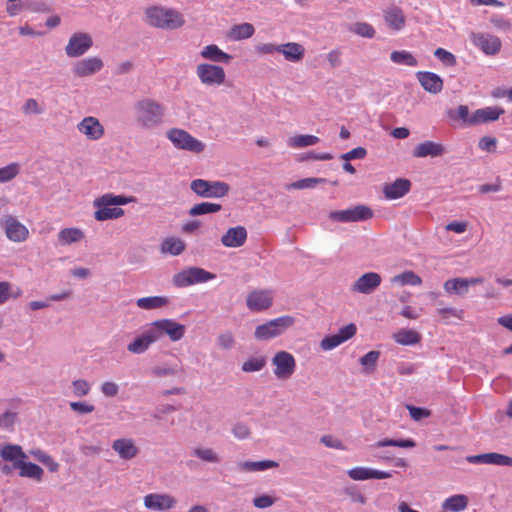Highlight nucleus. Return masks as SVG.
I'll return each mask as SVG.
<instances>
[{
  "mask_svg": "<svg viewBox=\"0 0 512 512\" xmlns=\"http://www.w3.org/2000/svg\"><path fill=\"white\" fill-rule=\"evenodd\" d=\"M446 152L441 143L433 141H424L419 143L413 150V156L416 158L439 157Z\"/></svg>",
  "mask_w": 512,
  "mask_h": 512,
  "instance_id": "nucleus-23",
  "label": "nucleus"
},
{
  "mask_svg": "<svg viewBox=\"0 0 512 512\" xmlns=\"http://www.w3.org/2000/svg\"><path fill=\"white\" fill-rule=\"evenodd\" d=\"M352 480L364 481L368 479H387L392 477V472L379 471L368 467H355L347 471Z\"/></svg>",
  "mask_w": 512,
  "mask_h": 512,
  "instance_id": "nucleus-22",
  "label": "nucleus"
},
{
  "mask_svg": "<svg viewBox=\"0 0 512 512\" xmlns=\"http://www.w3.org/2000/svg\"><path fill=\"white\" fill-rule=\"evenodd\" d=\"M434 56L446 66L452 67L457 64L456 57L443 48H437L434 51Z\"/></svg>",
  "mask_w": 512,
  "mask_h": 512,
  "instance_id": "nucleus-54",
  "label": "nucleus"
},
{
  "mask_svg": "<svg viewBox=\"0 0 512 512\" xmlns=\"http://www.w3.org/2000/svg\"><path fill=\"white\" fill-rule=\"evenodd\" d=\"M320 442L324 444L326 447L337 449V450H345L346 446L343 442L332 435H323L320 438Z\"/></svg>",
  "mask_w": 512,
  "mask_h": 512,
  "instance_id": "nucleus-61",
  "label": "nucleus"
},
{
  "mask_svg": "<svg viewBox=\"0 0 512 512\" xmlns=\"http://www.w3.org/2000/svg\"><path fill=\"white\" fill-rule=\"evenodd\" d=\"M468 505V498L465 495H453L447 498L442 507L445 510H449L452 512H460L463 511Z\"/></svg>",
  "mask_w": 512,
  "mask_h": 512,
  "instance_id": "nucleus-37",
  "label": "nucleus"
},
{
  "mask_svg": "<svg viewBox=\"0 0 512 512\" xmlns=\"http://www.w3.org/2000/svg\"><path fill=\"white\" fill-rule=\"evenodd\" d=\"M176 410H177V408L174 405L160 404L155 408V410L153 411L151 416L153 419L160 421L163 419L164 415L170 414Z\"/></svg>",
  "mask_w": 512,
  "mask_h": 512,
  "instance_id": "nucleus-59",
  "label": "nucleus"
},
{
  "mask_svg": "<svg viewBox=\"0 0 512 512\" xmlns=\"http://www.w3.org/2000/svg\"><path fill=\"white\" fill-rule=\"evenodd\" d=\"M146 16L150 25L162 29H177L184 24L182 15L170 9L152 7L146 10Z\"/></svg>",
  "mask_w": 512,
  "mask_h": 512,
  "instance_id": "nucleus-2",
  "label": "nucleus"
},
{
  "mask_svg": "<svg viewBox=\"0 0 512 512\" xmlns=\"http://www.w3.org/2000/svg\"><path fill=\"white\" fill-rule=\"evenodd\" d=\"M148 329L155 342L160 340L163 336H168L171 341L177 342L184 337L186 332L185 325L173 319L155 320L150 323Z\"/></svg>",
  "mask_w": 512,
  "mask_h": 512,
  "instance_id": "nucleus-3",
  "label": "nucleus"
},
{
  "mask_svg": "<svg viewBox=\"0 0 512 512\" xmlns=\"http://www.w3.org/2000/svg\"><path fill=\"white\" fill-rule=\"evenodd\" d=\"M93 46L92 37L85 32H77L71 35L65 47V53L70 58L83 56Z\"/></svg>",
  "mask_w": 512,
  "mask_h": 512,
  "instance_id": "nucleus-10",
  "label": "nucleus"
},
{
  "mask_svg": "<svg viewBox=\"0 0 512 512\" xmlns=\"http://www.w3.org/2000/svg\"><path fill=\"white\" fill-rule=\"evenodd\" d=\"M73 392L78 397L86 396L90 392V385L84 379H78L72 382Z\"/></svg>",
  "mask_w": 512,
  "mask_h": 512,
  "instance_id": "nucleus-60",
  "label": "nucleus"
},
{
  "mask_svg": "<svg viewBox=\"0 0 512 512\" xmlns=\"http://www.w3.org/2000/svg\"><path fill=\"white\" fill-rule=\"evenodd\" d=\"M177 500L169 494L151 493L144 497V506L149 510L163 511L175 507Z\"/></svg>",
  "mask_w": 512,
  "mask_h": 512,
  "instance_id": "nucleus-17",
  "label": "nucleus"
},
{
  "mask_svg": "<svg viewBox=\"0 0 512 512\" xmlns=\"http://www.w3.org/2000/svg\"><path fill=\"white\" fill-rule=\"evenodd\" d=\"M190 189L201 198H223L228 195L230 186L223 181H209L194 179L190 183Z\"/></svg>",
  "mask_w": 512,
  "mask_h": 512,
  "instance_id": "nucleus-5",
  "label": "nucleus"
},
{
  "mask_svg": "<svg viewBox=\"0 0 512 512\" xmlns=\"http://www.w3.org/2000/svg\"><path fill=\"white\" fill-rule=\"evenodd\" d=\"M84 238V233L78 228H65L58 234V241L61 245H70L81 241Z\"/></svg>",
  "mask_w": 512,
  "mask_h": 512,
  "instance_id": "nucleus-35",
  "label": "nucleus"
},
{
  "mask_svg": "<svg viewBox=\"0 0 512 512\" xmlns=\"http://www.w3.org/2000/svg\"><path fill=\"white\" fill-rule=\"evenodd\" d=\"M22 112L26 115H40L44 112V109L38 104L36 99L29 98L23 104Z\"/></svg>",
  "mask_w": 512,
  "mask_h": 512,
  "instance_id": "nucleus-55",
  "label": "nucleus"
},
{
  "mask_svg": "<svg viewBox=\"0 0 512 512\" xmlns=\"http://www.w3.org/2000/svg\"><path fill=\"white\" fill-rule=\"evenodd\" d=\"M416 77L423 89L431 94H438L443 89L442 78L434 72L419 71Z\"/></svg>",
  "mask_w": 512,
  "mask_h": 512,
  "instance_id": "nucleus-18",
  "label": "nucleus"
},
{
  "mask_svg": "<svg viewBox=\"0 0 512 512\" xmlns=\"http://www.w3.org/2000/svg\"><path fill=\"white\" fill-rule=\"evenodd\" d=\"M247 240V230L244 226H236L229 228L221 237V243L225 247L238 248Z\"/></svg>",
  "mask_w": 512,
  "mask_h": 512,
  "instance_id": "nucleus-20",
  "label": "nucleus"
},
{
  "mask_svg": "<svg viewBox=\"0 0 512 512\" xmlns=\"http://www.w3.org/2000/svg\"><path fill=\"white\" fill-rule=\"evenodd\" d=\"M278 48V53H281L284 58L290 62H299L305 55V48L296 42L280 44Z\"/></svg>",
  "mask_w": 512,
  "mask_h": 512,
  "instance_id": "nucleus-27",
  "label": "nucleus"
},
{
  "mask_svg": "<svg viewBox=\"0 0 512 512\" xmlns=\"http://www.w3.org/2000/svg\"><path fill=\"white\" fill-rule=\"evenodd\" d=\"M278 463L273 460L263 461H245L239 464V467L244 471H264L269 468L278 467Z\"/></svg>",
  "mask_w": 512,
  "mask_h": 512,
  "instance_id": "nucleus-40",
  "label": "nucleus"
},
{
  "mask_svg": "<svg viewBox=\"0 0 512 512\" xmlns=\"http://www.w3.org/2000/svg\"><path fill=\"white\" fill-rule=\"evenodd\" d=\"M385 21L394 30H400L405 25V16L399 7H391L385 11Z\"/></svg>",
  "mask_w": 512,
  "mask_h": 512,
  "instance_id": "nucleus-31",
  "label": "nucleus"
},
{
  "mask_svg": "<svg viewBox=\"0 0 512 512\" xmlns=\"http://www.w3.org/2000/svg\"><path fill=\"white\" fill-rule=\"evenodd\" d=\"M103 66L104 63L99 57H88L75 62L72 66V72L80 78L89 77L99 72Z\"/></svg>",
  "mask_w": 512,
  "mask_h": 512,
  "instance_id": "nucleus-14",
  "label": "nucleus"
},
{
  "mask_svg": "<svg viewBox=\"0 0 512 512\" xmlns=\"http://www.w3.org/2000/svg\"><path fill=\"white\" fill-rule=\"evenodd\" d=\"M411 182L408 179L398 178L391 184H386L383 193L387 199H398L410 191Z\"/></svg>",
  "mask_w": 512,
  "mask_h": 512,
  "instance_id": "nucleus-26",
  "label": "nucleus"
},
{
  "mask_svg": "<svg viewBox=\"0 0 512 512\" xmlns=\"http://www.w3.org/2000/svg\"><path fill=\"white\" fill-rule=\"evenodd\" d=\"M78 130L91 140H98L104 134V128L94 117L84 118L77 126Z\"/></svg>",
  "mask_w": 512,
  "mask_h": 512,
  "instance_id": "nucleus-24",
  "label": "nucleus"
},
{
  "mask_svg": "<svg viewBox=\"0 0 512 512\" xmlns=\"http://www.w3.org/2000/svg\"><path fill=\"white\" fill-rule=\"evenodd\" d=\"M272 364L275 366L274 375L279 380L289 379L295 372L296 360L294 356L284 350L278 351L272 358Z\"/></svg>",
  "mask_w": 512,
  "mask_h": 512,
  "instance_id": "nucleus-9",
  "label": "nucleus"
},
{
  "mask_svg": "<svg viewBox=\"0 0 512 512\" xmlns=\"http://www.w3.org/2000/svg\"><path fill=\"white\" fill-rule=\"evenodd\" d=\"M416 443L412 439H382L375 443V447H388V446H394V447H400V448H412L415 447Z\"/></svg>",
  "mask_w": 512,
  "mask_h": 512,
  "instance_id": "nucleus-47",
  "label": "nucleus"
},
{
  "mask_svg": "<svg viewBox=\"0 0 512 512\" xmlns=\"http://www.w3.org/2000/svg\"><path fill=\"white\" fill-rule=\"evenodd\" d=\"M215 274L206 271L200 267H189L173 276L172 282L174 286L183 288L197 283H204L213 280Z\"/></svg>",
  "mask_w": 512,
  "mask_h": 512,
  "instance_id": "nucleus-7",
  "label": "nucleus"
},
{
  "mask_svg": "<svg viewBox=\"0 0 512 512\" xmlns=\"http://www.w3.org/2000/svg\"><path fill=\"white\" fill-rule=\"evenodd\" d=\"M390 59L392 62L399 65H405L410 67H415L418 65L417 59L410 52L405 50L393 51L390 54Z\"/></svg>",
  "mask_w": 512,
  "mask_h": 512,
  "instance_id": "nucleus-42",
  "label": "nucleus"
},
{
  "mask_svg": "<svg viewBox=\"0 0 512 512\" xmlns=\"http://www.w3.org/2000/svg\"><path fill=\"white\" fill-rule=\"evenodd\" d=\"M20 477H26L40 482L42 480L44 470L37 464L28 462L23 460L22 462H18V467Z\"/></svg>",
  "mask_w": 512,
  "mask_h": 512,
  "instance_id": "nucleus-30",
  "label": "nucleus"
},
{
  "mask_svg": "<svg viewBox=\"0 0 512 512\" xmlns=\"http://www.w3.org/2000/svg\"><path fill=\"white\" fill-rule=\"evenodd\" d=\"M473 44L487 55H495L501 49V40L487 33H471Z\"/></svg>",
  "mask_w": 512,
  "mask_h": 512,
  "instance_id": "nucleus-13",
  "label": "nucleus"
},
{
  "mask_svg": "<svg viewBox=\"0 0 512 512\" xmlns=\"http://www.w3.org/2000/svg\"><path fill=\"white\" fill-rule=\"evenodd\" d=\"M393 283H399L401 285H420L422 283L421 278L413 271H405L399 275H395L392 278Z\"/></svg>",
  "mask_w": 512,
  "mask_h": 512,
  "instance_id": "nucleus-46",
  "label": "nucleus"
},
{
  "mask_svg": "<svg viewBox=\"0 0 512 512\" xmlns=\"http://www.w3.org/2000/svg\"><path fill=\"white\" fill-rule=\"evenodd\" d=\"M438 314L445 321H448L450 317H456L458 319H462L463 310H457L452 307H440L437 309Z\"/></svg>",
  "mask_w": 512,
  "mask_h": 512,
  "instance_id": "nucleus-62",
  "label": "nucleus"
},
{
  "mask_svg": "<svg viewBox=\"0 0 512 512\" xmlns=\"http://www.w3.org/2000/svg\"><path fill=\"white\" fill-rule=\"evenodd\" d=\"M255 32V28L250 23H242L234 25L228 32L229 39L239 41L250 38Z\"/></svg>",
  "mask_w": 512,
  "mask_h": 512,
  "instance_id": "nucleus-32",
  "label": "nucleus"
},
{
  "mask_svg": "<svg viewBox=\"0 0 512 512\" xmlns=\"http://www.w3.org/2000/svg\"><path fill=\"white\" fill-rule=\"evenodd\" d=\"M167 138L177 149L186 150L192 153H201L205 144L190 135L187 131L179 128H171L167 131Z\"/></svg>",
  "mask_w": 512,
  "mask_h": 512,
  "instance_id": "nucleus-6",
  "label": "nucleus"
},
{
  "mask_svg": "<svg viewBox=\"0 0 512 512\" xmlns=\"http://www.w3.org/2000/svg\"><path fill=\"white\" fill-rule=\"evenodd\" d=\"M134 112L139 127L152 129L163 122L165 108L161 103L151 98H144L135 103Z\"/></svg>",
  "mask_w": 512,
  "mask_h": 512,
  "instance_id": "nucleus-1",
  "label": "nucleus"
},
{
  "mask_svg": "<svg viewBox=\"0 0 512 512\" xmlns=\"http://www.w3.org/2000/svg\"><path fill=\"white\" fill-rule=\"evenodd\" d=\"M218 345L225 350H229L234 346L235 340L231 332H225L218 336Z\"/></svg>",
  "mask_w": 512,
  "mask_h": 512,
  "instance_id": "nucleus-64",
  "label": "nucleus"
},
{
  "mask_svg": "<svg viewBox=\"0 0 512 512\" xmlns=\"http://www.w3.org/2000/svg\"><path fill=\"white\" fill-rule=\"evenodd\" d=\"M112 449L123 460H131L139 453V448L131 438H119L113 441Z\"/></svg>",
  "mask_w": 512,
  "mask_h": 512,
  "instance_id": "nucleus-21",
  "label": "nucleus"
},
{
  "mask_svg": "<svg viewBox=\"0 0 512 512\" xmlns=\"http://www.w3.org/2000/svg\"><path fill=\"white\" fill-rule=\"evenodd\" d=\"M380 357V352L376 350L369 351L364 356L359 359V362L362 366L365 367V370L368 373H371L375 370L377 361Z\"/></svg>",
  "mask_w": 512,
  "mask_h": 512,
  "instance_id": "nucleus-48",
  "label": "nucleus"
},
{
  "mask_svg": "<svg viewBox=\"0 0 512 512\" xmlns=\"http://www.w3.org/2000/svg\"><path fill=\"white\" fill-rule=\"evenodd\" d=\"M325 182H327V180L325 178L309 177V178L300 179L298 181L286 184L285 189L286 190L311 189V188L316 187V185H318L320 183H325Z\"/></svg>",
  "mask_w": 512,
  "mask_h": 512,
  "instance_id": "nucleus-41",
  "label": "nucleus"
},
{
  "mask_svg": "<svg viewBox=\"0 0 512 512\" xmlns=\"http://www.w3.org/2000/svg\"><path fill=\"white\" fill-rule=\"evenodd\" d=\"M489 464L512 467V457L496 452L489 453Z\"/></svg>",
  "mask_w": 512,
  "mask_h": 512,
  "instance_id": "nucleus-56",
  "label": "nucleus"
},
{
  "mask_svg": "<svg viewBox=\"0 0 512 512\" xmlns=\"http://www.w3.org/2000/svg\"><path fill=\"white\" fill-rule=\"evenodd\" d=\"M196 74L200 81L209 86L222 85L225 82L226 74L221 66L201 63L196 68Z\"/></svg>",
  "mask_w": 512,
  "mask_h": 512,
  "instance_id": "nucleus-11",
  "label": "nucleus"
},
{
  "mask_svg": "<svg viewBox=\"0 0 512 512\" xmlns=\"http://www.w3.org/2000/svg\"><path fill=\"white\" fill-rule=\"evenodd\" d=\"M0 457L4 461L13 463L14 468L18 467V462H22L28 458L20 445L10 443L0 448Z\"/></svg>",
  "mask_w": 512,
  "mask_h": 512,
  "instance_id": "nucleus-25",
  "label": "nucleus"
},
{
  "mask_svg": "<svg viewBox=\"0 0 512 512\" xmlns=\"http://www.w3.org/2000/svg\"><path fill=\"white\" fill-rule=\"evenodd\" d=\"M342 343H343V341L341 340V338L337 334H333V335L324 337L320 342V347L323 350L327 351V350H332V349L336 348L337 346H339Z\"/></svg>",
  "mask_w": 512,
  "mask_h": 512,
  "instance_id": "nucleus-58",
  "label": "nucleus"
},
{
  "mask_svg": "<svg viewBox=\"0 0 512 512\" xmlns=\"http://www.w3.org/2000/svg\"><path fill=\"white\" fill-rule=\"evenodd\" d=\"M184 250V241L174 237L165 239L161 244V251L163 253H169L174 256L180 255Z\"/></svg>",
  "mask_w": 512,
  "mask_h": 512,
  "instance_id": "nucleus-38",
  "label": "nucleus"
},
{
  "mask_svg": "<svg viewBox=\"0 0 512 512\" xmlns=\"http://www.w3.org/2000/svg\"><path fill=\"white\" fill-rule=\"evenodd\" d=\"M273 296L269 290H255L248 294L247 307L254 312L263 311L272 306Z\"/></svg>",
  "mask_w": 512,
  "mask_h": 512,
  "instance_id": "nucleus-15",
  "label": "nucleus"
},
{
  "mask_svg": "<svg viewBox=\"0 0 512 512\" xmlns=\"http://www.w3.org/2000/svg\"><path fill=\"white\" fill-rule=\"evenodd\" d=\"M22 6H24V10L38 13H48L52 10L47 3L33 0H24Z\"/></svg>",
  "mask_w": 512,
  "mask_h": 512,
  "instance_id": "nucleus-51",
  "label": "nucleus"
},
{
  "mask_svg": "<svg viewBox=\"0 0 512 512\" xmlns=\"http://www.w3.org/2000/svg\"><path fill=\"white\" fill-rule=\"evenodd\" d=\"M19 173V166L16 163H11L3 168H0V183L8 182L15 178Z\"/></svg>",
  "mask_w": 512,
  "mask_h": 512,
  "instance_id": "nucleus-52",
  "label": "nucleus"
},
{
  "mask_svg": "<svg viewBox=\"0 0 512 512\" xmlns=\"http://www.w3.org/2000/svg\"><path fill=\"white\" fill-rule=\"evenodd\" d=\"M449 117L453 120L460 119L464 123L470 125L471 115L469 114V108L466 105H459L455 111H449Z\"/></svg>",
  "mask_w": 512,
  "mask_h": 512,
  "instance_id": "nucleus-53",
  "label": "nucleus"
},
{
  "mask_svg": "<svg viewBox=\"0 0 512 512\" xmlns=\"http://www.w3.org/2000/svg\"><path fill=\"white\" fill-rule=\"evenodd\" d=\"M267 364V357L264 355L252 356L243 362L241 369L245 373L261 371Z\"/></svg>",
  "mask_w": 512,
  "mask_h": 512,
  "instance_id": "nucleus-39",
  "label": "nucleus"
},
{
  "mask_svg": "<svg viewBox=\"0 0 512 512\" xmlns=\"http://www.w3.org/2000/svg\"><path fill=\"white\" fill-rule=\"evenodd\" d=\"M179 367L174 366H155L152 368V374L155 377L174 376L178 373Z\"/></svg>",
  "mask_w": 512,
  "mask_h": 512,
  "instance_id": "nucleus-57",
  "label": "nucleus"
},
{
  "mask_svg": "<svg viewBox=\"0 0 512 512\" xmlns=\"http://www.w3.org/2000/svg\"><path fill=\"white\" fill-rule=\"evenodd\" d=\"M221 209H222V206L220 204L210 203V202H201L199 204L194 205L189 210V214L191 216H200V215L217 213Z\"/></svg>",
  "mask_w": 512,
  "mask_h": 512,
  "instance_id": "nucleus-43",
  "label": "nucleus"
},
{
  "mask_svg": "<svg viewBox=\"0 0 512 512\" xmlns=\"http://www.w3.org/2000/svg\"><path fill=\"white\" fill-rule=\"evenodd\" d=\"M373 217V210L366 205H356L352 208L331 211L329 218L340 223L361 222Z\"/></svg>",
  "mask_w": 512,
  "mask_h": 512,
  "instance_id": "nucleus-8",
  "label": "nucleus"
},
{
  "mask_svg": "<svg viewBox=\"0 0 512 512\" xmlns=\"http://www.w3.org/2000/svg\"><path fill=\"white\" fill-rule=\"evenodd\" d=\"M319 142V138L314 135H296L289 139L288 145L291 147H307Z\"/></svg>",
  "mask_w": 512,
  "mask_h": 512,
  "instance_id": "nucleus-45",
  "label": "nucleus"
},
{
  "mask_svg": "<svg viewBox=\"0 0 512 512\" xmlns=\"http://www.w3.org/2000/svg\"><path fill=\"white\" fill-rule=\"evenodd\" d=\"M169 298L166 296H149L139 298L136 302L137 306L144 310H153L166 306Z\"/></svg>",
  "mask_w": 512,
  "mask_h": 512,
  "instance_id": "nucleus-33",
  "label": "nucleus"
},
{
  "mask_svg": "<svg viewBox=\"0 0 512 512\" xmlns=\"http://www.w3.org/2000/svg\"><path fill=\"white\" fill-rule=\"evenodd\" d=\"M0 222L5 230V234L10 241L24 242L28 236L29 231L25 225L20 223L16 217L7 215L0 219Z\"/></svg>",
  "mask_w": 512,
  "mask_h": 512,
  "instance_id": "nucleus-12",
  "label": "nucleus"
},
{
  "mask_svg": "<svg viewBox=\"0 0 512 512\" xmlns=\"http://www.w3.org/2000/svg\"><path fill=\"white\" fill-rule=\"evenodd\" d=\"M349 30L365 38H373L375 35V29L366 22H356L351 25Z\"/></svg>",
  "mask_w": 512,
  "mask_h": 512,
  "instance_id": "nucleus-50",
  "label": "nucleus"
},
{
  "mask_svg": "<svg viewBox=\"0 0 512 512\" xmlns=\"http://www.w3.org/2000/svg\"><path fill=\"white\" fill-rule=\"evenodd\" d=\"M295 319L292 316L285 315L270 320L264 324L258 325L254 332V337L260 341L270 340L281 335L288 328L293 326Z\"/></svg>",
  "mask_w": 512,
  "mask_h": 512,
  "instance_id": "nucleus-4",
  "label": "nucleus"
},
{
  "mask_svg": "<svg viewBox=\"0 0 512 512\" xmlns=\"http://www.w3.org/2000/svg\"><path fill=\"white\" fill-rule=\"evenodd\" d=\"M381 281V276L378 273L367 272L353 283L351 290L362 294H371L380 286Z\"/></svg>",
  "mask_w": 512,
  "mask_h": 512,
  "instance_id": "nucleus-16",
  "label": "nucleus"
},
{
  "mask_svg": "<svg viewBox=\"0 0 512 512\" xmlns=\"http://www.w3.org/2000/svg\"><path fill=\"white\" fill-rule=\"evenodd\" d=\"M444 289L449 294L465 295L468 292L467 278H453L444 283Z\"/></svg>",
  "mask_w": 512,
  "mask_h": 512,
  "instance_id": "nucleus-36",
  "label": "nucleus"
},
{
  "mask_svg": "<svg viewBox=\"0 0 512 512\" xmlns=\"http://www.w3.org/2000/svg\"><path fill=\"white\" fill-rule=\"evenodd\" d=\"M395 341L401 345H413L420 341L421 336L414 330H400L394 335Z\"/></svg>",
  "mask_w": 512,
  "mask_h": 512,
  "instance_id": "nucleus-44",
  "label": "nucleus"
},
{
  "mask_svg": "<svg viewBox=\"0 0 512 512\" xmlns=\"http://www.w3.org/2000/svg\"><path fill=\"white\" fill-rule=\"evenodd\" d=\"M505 113L502 107L489 106L481 109H477L471 115L470 125H478L482 123L494 122L499 119L501 115Z\"/></svg>",
  "mask_w": 512,
  "mask_h": 512,
  "instance_id": "nucleus-19",
  "label": "nucleus"
},
{
  "mask_svg": "<svg viewBox=\"0 0 512 512\" xmlns=\"http://www.w3.org/2000/svg\"><path fill=\"white\" fill-rule=\"evenodd\" d=\"M366 155H367L366 149L364 147L359 146V147L352 149L349 152L342 154L340 156V158L345 161H350V160H354V159H363L366 157Z\"/></svg>",
  "mask_w": 512,
  "mask_h": 512,
  "instance_id": "nucleus-63",
  "label": "nucleus"
},
{
  "mask_svg": "<svg viewBox=\"0 0 512 512\" xmlns=\"http://www.w3.org/2000/svg\"><path fill=\"white\" fill-rule=\"evenodd\" d=\"M97 210L94 212V218L97 221H106L118 219L124 215V210L119 207L94 206Z\"/></svg>",
  "mask_w": 512,
  "mask_h": 512,
  "instance_id": "nucleus-34",
  "label": "nucleus"
},
{
  "mask_svg": "<svg viewBox=\"0 0 512 512\" xmlns=\"http://www.w3.org/2000/svg\"><path fill=\"white\" fill-rule=\"evenodd\" d=\"M201 57L216 63L228 64L232 60V55L222 51L217 45L210 44L205 46L201 52Z\"/></svg>",
  "mask_w": 512,
  "mask_h": 512,
  "instance_id": "nucleus-28",
  "label": "nucleus"
},
{
  "mask_svg": "<svg viewBox=\"0 0 512 512\" xmlns=\"http://www.w3.org/2000/svg\"><path fill=\"white\" fill-rule=\"evenodd\" d=\"M153 343H155V341L147 328L140 336L136 337L128 344L127 350L132 354H142L146 352Z\"/></svg>",
  "mask_w": 512,
  "mask_h": 512,
  "instance_id": "nucleus-29",
  "label": "nucleus"
},
{
  "mask_svg": "<svg viewBox=\"0 0 512 512\" xmlns=\"http://www.w3.org/2000/svg\"><path fill=\"white\" fill-rule=\"evenodd\" d=\"M192 454L205 462H209V463L220 462L219 456L211 448L197 447V448L193 449Z\"/></svg>",
  "mask_w": 512,
  "mask_h": 512,
  "instance_id": "nucleus-49",
  "label": "nucleus"
}]
</instances>
